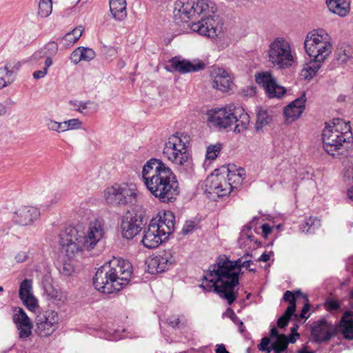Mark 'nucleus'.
<instances>
[{"mask_svg":"<svg viewBox=\"0 0 353 353\" xmlns=\"http://www.w3.org/2000/svg\"><path fill=\"white\" fill-rule=\"evenodd\" d=\"M50 67V66H47L46 65L44 64V67L43 68L42 70H37L33 73V77L35 79L43 78L48 74V69Z\"/></svg>","mask_w":353,"mask_h":353,"instance_id":"864d4df0","label":"nucleus"},{"mask_svg":"<svg viewBox=\"0 0 353 353\" xmlns=\"http://www.w3.org/2000/svg\"><path fill=\"white\" fill-rule=\"evenodd\" d=\"M19 297L28 309H34L37 306V300L32 294V281L26 279L19 286Z\"/></svg>","mask_w":353,"mask_h":353,"instance_id":"b1692460","label":"nucleus"},{"mask_svg":"<svg viewBox=\"0 0 353 353\" xmlns=\"http://www.w3.org/2000/svg\"><path fill=\"white\" fill-rule=\"evenodd\" d=\"M46 59V55L44 54V52L41 50V49H39V50L36 51L27 61H23V63L26 62H30L32 64H39V62L41 59Z\"/></svg>","mask_w":353,"mask_h":353,"instance_id":"8fccbe9b","label":"nucleus"},{"mask_svg":"<svg viewBox=\"0 0 353 353\" xmlns=\"http://www.w3.org/2000/svg\"><path fill=\"white\" fill-rule=\"evenodd\" d=\"M41 49L46 55L44 64L47 66H51L52 65V57L55 56L58 52L59 46L57 43L50 41Z\"/></svg>","mask_w":353,"mask_h":353,"instance_id":"72a5a7b5","label":"nucleus"},{"mask_svg":"<svg viewBox=\"0 0 353 353\" xmlns=\"http://www.w3.org/2000/svg\"><path fill=\"white\" fill-rule=\"evenodd\" d=\"M40 216V211L32 206L25 205L17 209L13 215V221L23 226L31 225Z\"/></svg>","mask_w":353,"mask_h":353,"instance_id":"f3484780","label":"nucleus"},{"mask_svg":"<svg viewBox=\"0 0 353 353\" xmlns=\"http://www.w3.org/2000/svg\"><path fill=\"white\" fill-rule=\"evenodd\" d=\"M270 343V341L269 338L263 337L261 339V343L258 345V347H259V350H261V351H265V350H267L268 352H270V349H271V348L269 347Z\"/></svg>","mask_w":353,"mask_h":353,"instance_id":"603ef678","label":"nucleus"},{"mask_svg":"<svg viewBox=\"0 0 353 353\" xmlns=\"http://www.w3.org/2000/svg\"><path fill=\"white\" fill-rule=\"evenodd\" d=\"M212 87L221 92H226L232 85V77L229 72L223 68H217L211 72Z\"/></svg>","mask_w":353,"mask_h":353,"instance_id":"412c9836","label":"nucleus"},{"mask_svg":"<svg viewBox=\"0 0 353 353\" xmlns=\"http://www.w3.org/2000/svg\"><path fill=\"white\" fill-rule=\"evenodd\" d=\"M208 121L212 125L226 129L235 124V132H243L249 125L250 117L241 106L234 104L225 108L210 110L208 112Z\"/></svg>","mask_w":353,"mask_h":353,"instance_id":"0eeeda50","label":"nucleus"},{"mask_svg":"<svg viewBox=\"0 0 353 353\" xmlns=\"http://www.w3.org/2000/svg\"><path fill=\"white\" fill-rule=\"evenodd\" d=\"M279 336L278 334V332H277V330L276 327H272L271 330H270V336L272 338L273 337H276V339L277 338V336Z\"/></svg>","mask_w":353,"mask_h":353,"instance_id":"338daca9","label":"nucleus"},{"mask_svg":"<svg viewBox=\"0 0 353 353\" xmlns=\"http://www.w3.org/2000/svg\"><path fill=\"white\" fill-rule=\"evenodd\" d=\"M268 61L279 69L290 67L294 62L290 43L283 37L274 39L267 51Z\"/></svg>","mask_w":353,"mask_h":353,"instance_id":"f8f14e48","label":"nucleus"},{"mask_svg":"<svg viewBox=\"0 0 353 353\" xmlns=\"http://www.w3.org/2000/svg\"><path fill=\"white\" fill-rule=\"evenodd\" d=\"M321 62L322 61H317L314 59H311V61L308 63L305 64L301 70V76L305 79H312L320 68Z\"/></svg>","mask_w":353,"mask_h":353,"instance_id":"f704fd0d","label":"nucleus"},{"mask_svg":"<svg viewBox=\"0 0 353 353\" xmlns=\"http://www.w3.org/2000/svg\"><path fill=\"white\" fill-rule=\"evenodd\" d=\"M347 195L350 200L353 201V185L347 190Z\"/></svg>","mask_w":353,"mask_h":353,"instance_id":"774afa93","label":"nucleus"},{"mask_svg":"<svg viewBox=\"0 0 353 353\" xmlns=\"http://www.w3.org/2000/svg\"><path fill=\"white\" fill-rule=\"evenodd\" d=\"M65 253L67 252H65ZM67 256L69 258L68 261H63L58 268L60 274L63 276H70L74 272V267L72 263V261L71 260V258H72L74 256L71 257H70L68 255Z\"/></svg>","mask_w":353,"mask_h":353,"instance_id":"58836bf2","label":"nucleus"},{"mask_svg":"<svg viewBox=\"0 0 353 353\" xmlns=\"http://www.w3.org/2000/svg\"><path fill=\"white\" fill-rule=\"evenodd\" d=\"M37 332L43 337L51 335L57 328L59 320L56 310H37Z\"/></svg>","mask_w":353,"mask_h":353,"instance_id":"ddd939ff","label":"nucleus"},{"mask_svg":"<svg viewBox=\"0 0 353 353\" xmlns=\"http://www.w3.org/2000/svg\"><path fill=\"white\" fill-rule=\"evenodd\" d=\"M321 225V220L317 217H309L300 227V230L303 233L312 234L315 230Z\"/></svg>","mask_w":353,"mask_h":353,"instance_id":"c9c22d12","label":"nucleus"},{"mask_svg":"<svg viewBox=\"0 0 353 353\" xmlns=\"http://www.w3.org/2000/svg\"><path fill=\"white\" fill-rule=\"evenodd\" d=\"M221 149L222 145L219 143L209 145L206 150V159L210 161L214 160L219 154Z\"/></svg>","mask_w":353,"mask_h":353,"instance_id":"37998d69","label":"nucleus"},{"mask_svg":"<svg viewBox=\"0 0 353 353\" xmlns=\"http://www.w3.org/2000/svg\"><path fill=\"white\" fill-rule=\"evenodd\" d=\"M283 300L289 302L286 309H296V305H302L301 309H310V304L307 294H303L300 290L294 292L287 290L283 295Z\"/></svg>","mask_w":353,"mask_h":353,"instance_id":"5701e85b","label":"nucleus"},{"mask_svg":"<svg viewBox=\"0 0 353 353\" xmlns=\"http://www.w3.org/2000/svg\"><path fill=\"white\" fill-rule=\"evenodd\" d=\"M216 8L208 0H177L174 5L173 17L176 23H188L202 15L197 22L190 25L192 31L210 38L220 32L219 17L215 15Z\"/></svg>","mask_w":353,"mask_h":353,"instance_id":"f03ea898","label":"nucleus"},{"mask_svg":"<svg viewBox=\"0 0 353 353\" xmlns=\"http://www.w3.org/2000/svg\"><path fill=\"white\" fill-rule=\"evenodd\" d=\"M215 351L216 353H229L223 344L217 345Z\"/></svg>","mask_w":353,"mask_h":353,"instance_id":"680f3d73","label":"nucleus"},{"mask_svg":"<svg viewBox=\"0 0 353 353\" xmlns=\"http://www.w3.org/2000/svg\"><path fill=\"white\" fill-rule=\"evenodd\" d=\"M329 10L341 17L347 16L350 11V0H326Z\"/></svg>","mask_w":353,"mask_h":353,"instance_id":"bb28decb","label":"nucleus"},{"mask_svg":"<svg viewBox=\"0 0 353 353\" xmlns=\"http://www.w3.org/2000/svg\"><path fill=\"white\" fill-rule=\"evenodd\" d=\"M189 147L190 137L177 132L171 135L165 142L163 155L176 166L180 168L188 166L191 162Z\"/></svg>","mask_w":353,"mask_h":353,"instance_id":"1a4fd4ad","label":"nucleus"},{"mask_svg":"<svg viewBox=\"0 0 353 353\" xmlns=\"http://www.w3.org/2000/svg\"><path fill=\"white\" fill-rule=\"evenodd\" d=\"M270 254L263 253L259 258V261H263V262H267V261H268L270 260Z\"/></svg>","mask_w":353,"mask_h":353,"instance_id":"0e129e2a","label":"nucleus"},{"mask_svg":"<svg viewBox=\"0 0 353 353\" xmlns=\"http://www.w3.org/2000/svg\"><path fill=\"white\" fill-rule=\"evenodd\" d=\"M150 222L155 223V228H159L161 235L167 238L174 230L175 216L171 211H165L159 214L157 217L152 219Z\"/></svg>","mask_w":353,"mask_h":353,"instance_id":"6ab92c4d","label":"nucleus"},{"mask_svg":"<svg viewBox=\"0 0 353 353\" xmlns=\"http://www.w3.org/2000/svg\"><path fill=\"white\" fill-rule=\"evenodd\" d=\"M261 230L265 236H268L272 232V228L267 223L262 225Z\"/></svg>","mask_w":353,"mask_h":353,"instance_id":"052dcab7","label":"nucleus"},{"mask_svg":"<svg viewBox=\"0 0 353 353\" xmlns=\"http://www.w3.org/2000/svg\"><path fill=\"white\" fill-rule=\"evenodd\" d=\"M82 122L79 119H72L63 122V132L81 128Z\"/></svg>","mask_w":353,"mask_h":353,"instance_id":"a18cd8bd","label":"nucleus"},{"mask_svg":"<svg viewBox=\"0 0 353 353\" xmlns=\"http://www.w3.org/2000/svg\"><path fill=\"white\" fill-rule=\"evenodd\" d=\"M143 225V219L140 216L137 214L125 215L121 224L123 236L127 239H132L139 233Z\"/></svg>","mask_w":353,"mask_h":353,"instance_id":"dca6fc26","label":"nucleus"},{"mask_svg":"<svg viewBox=\"0 0 353 353\" xmlns=\"http://www.w3.org/2000/svg\"><path fill=\"white\" fill-rule=\"evenodd\" d=\"M352 139L349 122L339 118L326 123L322 132L323 148L333 157L341 154L339 150L347 148Z\"/></svg>","mask_w":353,"mask_h":353,"instance_id":"423d86ee","label":"nucleus"},{"mask_svg":"<svg viewBox=\"0 0 353 353\" xmlns=\"http://www.w3.org/2000/svg\"><path fill=\"white\" fill-rule=\"evenodd\" d=\"M172 68L182 74L197 72L203 70L205 64L203 62H197L194 63L187 60H181L177 57L172 58L170 60Z\"/></svg>","mask_w":353,"mask_h":353,"instance_id":"393cba45","label":"nucleus"},{"mask_svg":"<svg viewBox=\"0 0 353 353\" xmlns=\"http://www.w3.org/2000/svg\"><path fill=\"white\" fill-rule=\"evenodd\" d=\"M297 310H285L284 314L281 316L277 321V325L279 327L283 328L285 327L290 319L293 316H298V313H296Z\"/></svg>","mask_w":353,"mask_h":353,"instance_id":"c03bdc74","label":"nucleus"},{"mask_svg":"<svg viewBox=\"0 0 353 353\" xmlns=\"http://www.w3.org/2000/svg\"><path fill=\"white\" fill-rule=\"evenodd\" d=\"M44 293L47 299L58 306L66 300V294L54 289L50 284L44 285Z\"/></svg>","mask_w":353,"mask_h":353,"instance_id":"7c9ffc66","label":"nucleus"},{"mask_svg":"<svg viewBox=\"0 0 353 353\" xmlns=\"http://www.w3.org/2000/svg\"><path fill=\"white\" fill-rule=\"evenodd\" d=\"M28 257V255L27 252H20L16 255L15 259L18 263H23L26 261Z\"/></svg>","mask_w":353,"mask_h":353,"instance_id":"4d7b16f0","label":"nucleus"},{"mask_svg":"<svg viewBox=\"0 0 353 353\" xmlns=\"http://www.w3.org/2000/svg\"><path fill=\"white\" fill-rule=\"evenodd\" d=\"M98 104L94 101L90 100L86 101H81L79 108L74 110L82 114L86 115L89 112H96L98 110Z\"/></svg>","mask_w":353,"mask_h":353,"instance_id":"ea45409f","label":"nucleus"},{"mask_svg":"<svg viewBox=\"0 0 353 353\" xmlns=\"http://www.w3.org/2000/svg\"><path fill=\"white\" fill-rule=\"evenodd\" d=\"M337 330L336 321L327 318L316 321L311 327V337L316 343H321L330 340Z\"/></svg>","mask_w":353,"mask_h":353,"instance_id":"4468645a","label":"nucleus"},{"mask_svg":"<svg viewBox=\"0 0 353 353\" xmlns=\"http://www.w3.org/2000/svg\"><path fill=\"white\" fill-rule=\"evenodd\" d=\"M239 170L238 174L225 169L224 172L212 174L205 181V192L211 198L223 197L229 195L231 192L237 188V185L242 183V172Z\"/></svg>","mask_w":353,"mask_h":353,"instance_id":"6e6552de","label":"nucleus"},{"mask_svg":"<svg viewBox=\"0 0 353 353\" xmlns=\"http://www.w3.org/2000/svg\"><path fill=\"white\" fill-rule=\"evenodd\" d=\"M304 47L311 59L324 61L332 52L331 37L323 29L314 30L307 34Z\"/></svg>","mask_w":353,"mask_h":353,"instance_id":"9b49d317","label":"nucleus"},{"mask_svg":"<svg viewBox=\"0 0 353 353\" xmlns=\"http://www.w3.org/2000/svg\"><path fill=\"white\" fill-rule=\"evenodd\" d=\"M301 312L299 315L301 319H307L310 315V310H301Z\"/></svg>","mask_w":353,"mask_h":353,"instance_id":"69168bd1","label":"nucleus"},{"mask_svg":"<svg viewBox=\"0 0 353 353\" xmlns=\"http://www.w3.org/2000/svg\"><path fill=\"white\" fill-rule=\"evenodd\" d=\"M252 227V225H246L241 230L239 239V243L241 247L256 248L260 245V242L254 239V236L251 232Z\"/></svg>","mask_w":353,"mask_h":353,"instance_id":"c85d7f7f","label":"nucleus"},{"mask_svg":"<svg viewBox=\"0 0 353 353\" xmlns=\"http://www.w3.org/2000/svg\"><path fill=\"white\" fill-rule=\"evenodd\" d=\"M6 104H3L0 102V116H3L7 112V107L6 105H12L14 104V102L11 99H8L6 102Z\"/></svg>","mask_w":353,"mask_h":353,"instance_id":"6e6d98bb","label":"nucleus"},{"mask_svg":"<svg viewBox=\"0 0 353 353\" xmlns=\"http://www.w3.org/2000/svg\"><path fill=\"white\" fill-rule=\"evenodd\" d=\"M105 234L103 223L100 219L90 222L86 232L68 227L59 234L60 245L71 257L83 250H92Z\"/></svg>","mask_w":353,"mask_h":353,"instance_id":"39448f33","label":"nucleus"},{"mask_svg":"<svg viewBox=\"0 0 353 353\" xmlns=\"http://www.w3.org/2000/svg\"><path fill=\"white\" fill-rule=\"evenodd\" d=\"M336 54L339 62L345 63L353 57V48L346 43H339Z\"/></svg>","mask_w":353,"mask_h":353,"instance_id":"473e14b6","label":"nucleus"},{"mask_svg":"<svg viewBox=\"0 0 353 353\" xmlns=\"http://www.w3.org/2000/svg\"><path fill=\"white\" fill-rule=\"evenodd\" d=\"M173 263L170 253L164 252L148 261V270L151 274H158L165 272Z\"/></svg>","mask_w":353,"mask_h":353,"instance_id":"4be33fe9","label":"nucleus"},{"mask_svg":"<svg viewBox=\"0 0 353 353\" xmlns=\"http://www.w3.org/2000/svg\"><path fill=\"white\" fill-rule=\"evenodd\" d=\"M7 66L8 67L9 71H12V74H13L15 71H17L18 70H19V68L21 66V63L17 62L13 66H11L10 65L9 66L7 65Z\"/></svg>","mask_w":353,"mask_h":353,"instance_id":"e2e57ef3","label":"nucleus"},{"mask_svg":"<svg viewBox=\"0 0 353 353\" xmlns=\"http://www.w3.org/2000/svg\"><path fill=\"white\" fill-rule=\"evenodd\" d=\"M107 204L114 207H131L137 202L138 190L133 183H114L103 191Z\"/></svg>","mask_w":353,"mask_h":353,"instance_id":"9d476101","label":"nucleus"},{"mask_svg":"<svg viewBox=\"0 0 353 353\" xmlns=\"http://www.w3.org/2000/svg\"><path fill=\"white\" fill-rule=\"evenodd\" d=\"M13 81L12 71H9L7 65L0 68V90L8 86Z\"/></svg>","mask_w":353,"mask_h":353,"instance_id":"e433bc0d","label":"nucleus"},{"mask_svg":"<svg viewBox=\"0 0 353 353\" xmlns=\"http://www.w3.org/2000/svg\"><path fill=\"white\" fill-rule=\"evenodd\" d=\"M82 61H90L95 57L94 51L89 48L79 47Z\"/></svg>","mask_w":353,"mask_h":353,"instance_id":"09e8293b","label":"nucleus"},{"mask_svg":"<svg viewBox=\"0 0 353 353\" xmlns=\"http://www.w3.org/2000/svg\"><path fill=\"white\" fill-rule=\"evenodd\" d=\"M288 345V339L284 334H280L276 339V341L272 344L271 349L274 352L282 353Z\"/></svg>","mask_w":353,"mask_h":353,"instance_id":"a19ab883","label":"nucleus"},{"mask_svg":"<svg viewBox=\"0 0 353 353\" xmlns=\"http://www.w3.org/2000/svg\"><path fill=\"white\" fill-rule=\"evenodd\" d=\"M271 121V118L268 114L266 110L259 109L256 114V129L261 130Z\"/></svg>","mask_w":353,"mask_h":353,"instance_id":"4c0bfd02","label":"nucleus"},{"mask_svg":"<svg viewBox=\"0 0 353 353\" xmlns=\"http://www.w3.org/2000/svg\"><path fill=\"white\" fill-rule=\"evenodd\" d=\"M83 32L81 26L74 28L71 32L65 34L61 39V43L63 46L68 48L72 46L77 40L81 37Z\"/></svg>","mask_w":353,"mask_h":353,"instance_id":"2f4dec72","label":"nucleus"},{"mask_svg":"<svg viewBox=\"0 0 353 353\" xmlns=\"http://www.w3.org/2000/svg\"><path fill=\"white\" fill-rule=\"evenodd\" d=\"M52 10V0H40L38 9L39 15L41 17H47L51 14Z\"/></svg>","mask_w":353,"mask_h":353,"instance_id":"79ce46f5","label":"nucleus"},{"mask_svg":"<svg viewBox=\"0 0 353 353\" xmlns=\"http://www.w3.org/2000/svg\"><path fill=\"white\" fill-rule=\"evenodd\" d=\"M223 317L229 318L235 324L238 325L239 326V331L241 332H243L244 331L243 321L239 319L238 316L236 315L233 310H226L223 314Z\"/></svg>","mask_w":353,"mask_h":353,"instance_id":"49530a36","label":"nucleus"},{"mask_svg":"<svg viewBox=\"0 0 353 353\" xmlns=\"http://www.w3.org/2000/svg\"><path fill=\"white\" fill-rule=\"evenodd\" d=\"M255 80L264 88L270 98H281L286 92L285 88L279 85L276 79L269 72L258 74Z\"/></svg>","mask_w":353,"mask_h":353,"instance_id":"2eb2a0df","label":"nucleus"},{"mask_svg":"<svg viewBox=\"0 0 353 353\" xmlns=\"http://www.w3.org/2000/svg\"><path fill=\"white\" fill-rule=\"evenodd\" d=\"M110 10L112 17L117 21H123L127 17L125 0H110Z\"/></svg>","mask_w":353,"mask_h":353,"instance_id":"c756f323","label":"nucleus"},{"mask_svg":"<svg viewBox=\"0 0 353 353\" xmlns=\"http://www.w3.org/2000/svg\"><path fill=\"white\" fill-rule=\"evenodd\" d=\"M326 309H339V303L336 301L329 300L325 303Z\"/></svg>","mask_w":353,"mask_h":353,"instance_id":"13d9d810","label":"nucleus"},{"mask_svg":"<svg viewBox=\"0 0 353 353\" xmlns=\"http://www.w3.org/2000/svg\"><path fill=\"white\" fill-rule=\"evenodd\" d=\"M195 228L194 223L193 221H187L182 228V233L186 234L193 232Z\"/></svg>","mask_w":353,"mask_h":353,"instance_id":"5fc2aeb1","label":"nucleus"},{"mask_svg":"<svg viewBox=\"0 0 353 353\" xmlns=\"http://www.w3.org/2000/svg\"><path fill=\"white\" fill-rule=\"evenodd\" d=\"M159 230V228H155L154 222H150L148 228L144 230L142 239L143 245L145 248H156L168 239L165 236L161 235V232Z\"/></svg>","mask_w":353,"mask_h":353,"instance_id":"a211bd4d","label":"nucleus"},{"mask_svg":"<svg viewBox=\"0 0 353 353\" xmlns=\"http://www.w3.org/2000/svg\"><path fill=\"white\" fill-rule=\"evenodd\" d=\"M132 273V265L128 261L114 258L97 270L93 284L98 291L111 294L127 285Z\"/></svg>","mask_w":353,"mask_h":353,"instance_id":"20e7f679","label":"nucleus"},{"mask_svg":"<svg viewBox=\"0 0 353 353\" xmlns=\"http://www.w3.org/2000/svg\"><path fill=\"white\" fill-rule=\"evenodd\" d=\"M252 260L242 261L241 259L230 261L226 256H221L216 263L205 271L199 287L205 292H214L231 304L236 298L235 288L239 284L241 268L254 272L250 268Z\"/></svg>","mask_w":353,"mask_h":353,"instance_id":"f257e3e1","label":"nucleus"},{"mask_svg":"<svg viewBox=\"0 0 353 353\" xmlns=\"http://www.w3.org/2000/svg\"><path fill=\"white\" fill-rule=\"evenodd\" d=\"M168 323L172 327H176L180 323V320L177 317H172L167 320Z\"/></svg>","mask_w":353,"mask_h":353,"instance_id":"bf43d9fd","label":"nucleus"},{"mask_svg":"<svg viewBox=\"0 0 353 353\" xmlns=\"http://www.w3.org/2000/svg\"><path fill=\"white\" fill-rule=\"evenodd\" d=\"M46 125L49 130L54 131L58 133L63 132V122H57L51 119L46 120Z\"/></svg>","mask_w":353,"mask_h":353,"instance_id":"de8ad7c7","label":"nucleus"},{"mask_svg":"<svg viewBox=\"0 0 353 353\" xmlns=\"http://www.w3.org/2000/svg\"><path fill=\"white\" fill-rule=\"evenodd\" d=\"M79 50H80L79 47L76 48L71 53L70 57V59L71 62L75 65L78 64L80 61H82L81 56V52Z\"/></svg>","mask_w":353,"mask_h":353,"instance_id":"3c124183","label":"nucleus"},{"mask_svg":"<svg viewBox=\"0 0 353 353\" xmlns=\"http://www.w3.org/2000/svg\"><path fill=\"white\" fill-rule=\"evenodd\" d=\"M339 330L345 339H353V313L351 310H346L343 314L339 325Z\"/></svg>","mask_w":353,"mask_h":353,"instance_id":"cd10ccee","label":"nucleus"},{"mask_svg":"<svg viewBox=\"0 0 353 353\" xmlns=\"http://www.w3.org/2000/svg\"><path fill=\"white\" fill-rule=\"evenodd\" d=\"M306 97L303 93L299 97L290 103L283 110L285 119L292 122L299 119L305 108Z\"/></svg>","mask_w":353,"mask_h":353,"instance_id":"aec40b11","label":"nucleus"},{"mask_svg":"<svg viewBox=\"0 0 353 353\" xmlns=\"http://www.w3.org/2000/svg\"><path fill=\"white\" fill-rule=\"evenodd\" d=\"M142 180L150 192L162 203L176 200L179 194L176 176L161 159L152 158L143 166Z\"/></svg>","mask_w":353,"mask_h":353,"instance_id":"7ed1b4c3","label":"nucleus"},{"mask_svg":"<svg viewBox=\"0 0 353 353\" xmlns=\"http://www.w3.org/2000/svg\"><path fill=\"white\" fill-rule=\"evenodd\" d=\"M13 320L19 331V337L21 339L28 337L32 332V324L24 310H18V312L14 315Z\"/></svg>","mask_w":353,"mask_h":353,"instance_id":"a878e982","label":"nucleus"}]
</instances>
